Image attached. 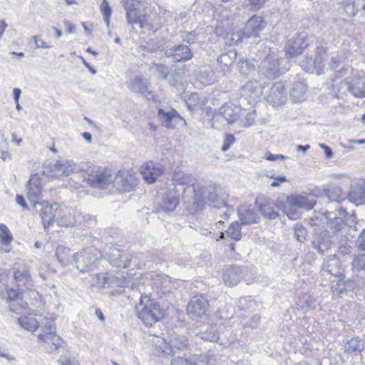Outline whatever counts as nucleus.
I'll return each mask as SVG.
<instances>
[{
  "label": "nucleus",
  "mask_w": 365,
  "mask_h": 365,
  "mask_svg": "<svg viewBox=\"0 0 365 365\" xmlns=\"http://www.w3.org/2000/svg\"><path fill=\"white\" fill-rule=\"evenodd\" d=\"M173 181L180 185H187L183 189V195H182V200L185 203H198L202 200V195L205 192V188L199 185L194 183V179L192 175L183 173L180 170H175L173 177Z\"/></svg>",
  "instance_id": "1"
},
{
  "label": "nucleus",
  "mask_w": 365,
  "mask_h": 365,
  "mask_svg": "<svg viewBox=\"0 0 365 365\" xmlns=\"http://www.w3.org/2000/svg\"><path fill=\"white\" fill-rule=\"evenodd\" d=\"M138 317L146 326H152L164 317V309L154 299L142 295L135 307Z\"/></svg>",
  "instance_id": "2"
},
{
  "label": "nucleus",
  "mask_w": 365,
  "mask_h": 365,
  "mask_svg": "<svg viewBox=\"0 0 365 365\" xmlns=\"http://www.w3.org/2000/svg\"><path fill=\"white\" fill-rule=\"evenodd\" d=\"M123 6L126 11L127 22L128 24H139L141 29H147L143 31L144 32L152 29L145 23V17L142 15L140 1L124 0Z\"/></svg>",
  "instance_id": "3"
},
{
  "label": "nucleus",
  "mask_w": 365,
  "mask_h": 365,
  "mask_svg": "<svg viewBox=\"0 0 365 365\" xmlns=\"http://www.w3.org/2000/svg\"><path fill=\"white\" fill-rule=\"evenodd\" d=\"M41 323L43 326L44 333L39 334L38 339L49 345V352H53L62 346L63 340L56 334V329L53 321L43 319Z\"/></svg>",
  "instance_id": "4"
},
{
  "label": "nucleus",
  "mask_w": 365,
  "mask_h": 365,
  "mask_svg": "<svg viewBox=\"0 0 365 365\" xmlns=\"http://www.w3.org/2000/svg\"><path fill=\"white\" fill-rule=\"evenodd\" d=\"M327 57V49L324 46H317L315 58L306 57L300 62V66L306 72L320 75L324 70V61Z\"/></svg>",
  "instance_id": "5"
},
{
  "label": "nucleus",
  "mask_w": 365,
  "mask_h": 365,
  "mask_svg": "<svg viewBox=\"0 0 365 365\" xmlns=\"http://www.w3.org/2000/svg\"><path fill=\"white\" fill-rule=\"evenodd\" d=\"M45 173L52 177L68 176L78 170L77 165L72 160L60 159L46 167Z\"/></svg>",
  "instance_id": "6"
},
{
  "label": "nucleus",
  "mask_w": 365,
  "mask_h": 365,
  "mask_svg": "<svg viewBox=\"0 0 365 365\" xmlns=\"http://www.w3.org/2000/svg\"><path fill=\"white\" fill-rule=\"evenodd\" d=\"M88 183L96 188H104L113 182L111 170L106 168H95L87 178Z\"/></svg>",
  "instance_id": "7"
},
{
  "label": "nucleus",
  "mask_w": 365,
  "mask_h": 365,
  "mask_svg": "<svg viewBox=\"0 0 365 365\" xmlns=\"http://www.w3.org/2000/svg\"><path fill=\"white\" fill-rule=\"evenodd\" d=\"M34 208L36 212H38L45 229L53 225L58 208L56 203L50 204L47 201L35 202Z\"/></svg>",
  "instance_id": "8"
},
{
  "label": "nucleus",
  "mask_w": 365,
  "mask_h": 365,
  "mask_svg": "<svg viewBox=\"0 0 365 365\" xmlns=\"http://www.w3.org/2000/svg\"><path fill=\"white\" fill-rule=\"evenodd\" d=\"M279 63L278 55L269 53L260 63L259 73L267 78H274L279 75Z\"/></svg>",
  "instance_id": "9"
},
{
  "label": "nucleus",
  "mask_w": 365,
  "mask_h": 365,
  "mask_svg": "<svg viewBox=\"0 0 365 365\" xmlns=\"http://www.w3.org/2000/svg\"><path fill=\"white\" fill-rule=\"evenodd\" d=\"M95 252L92 248H88L73 255V261L79 271L86 272L90 269L93 263L97 259Z\"/></svg>",
  "instance_id": "10"
},
{
  "label": "nucleus",
  "mask_w": 365,
  "mask_h": 365,
  "mask_svg": "<svg viewBox=\"0 0 365 365\" xmlns=\"http://www.w3.org/2000/svg\"><path fill=\"white\" fill-rule=\"evenodd\" d=\"M307 37L306 32H301L297 36L289 38L284 47L286 53L290 56L301 54L308 46Z\"/></svg>",
  "instance_id": "11"
},
{
  "label": "nucleus",
  "mask_w": 365,
  "mask_h": 365,
  "mask_svg": "<svg viewBox=\"0 0 365 365\" xmlns=\"http://www.w3.org/2000/svg\"><path fill=\"white\" fill-rule=\"evenodd\" d=\"M209 304L202 295H195L192 297L187 306V312L191 318L200 317L208 311Z\"/></svg>",
  "instance_id": "12"
},
{
  "label": "nucleus",
  "mask_w": 365,
  "mask_h": 365,
  "mask_svg": "<svg viewBox=\"0 0 365 365\" xmlns=\"http://www.w3.org/2000/svg\"><path fill=\"white\" fill-rule=\"evenodd\" d=\"M83 218V217L80 212L64 208L60 210L56 222L58 225L61 227H72L80 224Z\"/></svg>",
  "instance_id": "13"
},
{
  "label": "nucleus",
  "mask_w": 365,
  "mask_h": 365,
  "mask_svg": "<svg viewBox=\"0 0 365 365\" xmlns=\"http://www.w3.org/2000/svg\"><path fill=\"white\" fill-rule=\"evenodd\" d=\"M180 197H182L180 190H169L165 192L161 199L160 206L164 212L173 211L180 202Z\"/></svg>",
  "instance_id": "14"
},
{
  "label": "nucleus",
  "mask_w": 365,
  "mask_h": 365,
  "mask_svg": "<svg viewBox=\"0 0 365 365\" xmlns=\"http://www.w3.org/2000/svg\"><path fill=\"white\" fill-rule=\"evenodd\" d=\"M113 182L115 186L123 191L129 192L137 185L136 180L127 170H120Z\"/></svg>",
  "instance_id": "15"
},
{
  "label": "nucleus",
  "mask_w": 365,
  "mask_h": 365,
  "mask_svg": "<svg viewBox=\"0 0 365 365\" xmlns=\"http://www.w3.org/2000/svg\"><path fill=\"white\" fill-rule=\"evenodd\" d=\"M336 240L331 236L330 231L324 230L317 235L312 241V246L319 253L329 250L335 244Z\"/></svg>",
  "instance_id": "16"
},
{
  "label": "nucleus",
  "mask_w": 365,
  "mask_h": 365,
  "mask_svg": "<svg viewBox=\"0 0 365 365\" xmlns=\"http://www.w3.org/2000/svg\"><path fill=\"white\" fill-rule=\"evenodd\" d=\"M345 87L354 96L357 98L365 97V75L353 77L350 81H346L341 84Z\"/></svg>",
  "instance_id": "17"
},
{
  "label": "nucleus",
  "mask_w": 365,
  "mask_h": 365,
  "mask_svg": "<svg viewBox=\"0 0 365 365\" xmlns=\"http://www.w3.org/2000/svg\"><path fill=\"white\" fill-rule=\"evenodd\" d=\"M158 116L162 125L169 129L175 128L177 123L180 121H183L184 124L186 125L185 120L174 109L168 112H165L163 109H159Z\"/></svg>",
  "instance_id": "18"
},
{
  "label": "nucleus",
  "mask_w": 365,
  "mask_h": 365,
  "mask_svg": "<svg viewBox=\"0 0 365 365\" xmlns=\"http://www.w3.org/2000/svg\"><path fill=\"white\" fill-rule=\"evenodd\" d=\"M267 101L273 106H279L287 101L284 86L282 82L275 83L267 94Z\"/></svg>",
  "instance_id": "19"
},
{
  "label": "nucleus",
  "mask_w": 365,
  "mask_h": 365,
  "mask_svg": "<svg viewBox=\"0 0 365 365\" xmlns=\"http://www.w3.org/2000/svg\"><path fill=\"white\" fill-rule=\"evenodd\" d=\"M167 57H172L175 61H187L192 58V53L190 48L186 45H179L165 51Z\"/></svg>",
  "instance_id": "20"
},
{
  "label": "nucleus",
  "mask_w": 365,
  "mask_h": 365,
  "mask_svg": "<svg viewBox=\"0 0 365 365\" xmlns=\"http://www.w3.org/2000/svg\"><path fill=\"white\" fill-rule=\"evenodd\" d=\"M315 196V194H309L307 196L291 195L287 198V205H294L297 208L311 210L316 204Z\"/></svg>",
  "instance_id": "21"
},
{
  "label": "nucleus",
  "mask_w": 365,
  "mask_h": 365,
  "mask_svg": "<svg viewBox=\"0 0 365 365\" xmlns=\"http://www.w3.org/2000/svg\"><path fill=\"white\" fill-rule=\"evenodd\" d=\"M27 197L33 202H37L36 200L41 197L42 193L41 180L37 174L31 175L26 185Z\"/></svg>",
  "instance_id": "22"
},
{
  "label": "nucleus",
  "mask_w": 365,
  "mask_h": 365,
  "mask_svg": "<svg viewBox=\"0 0 365 365\" xmlns=\"http://www.w3.org/2000/svg\"><path fill=\"white\" fill-rule=\"evenodd\" d=\"M342 269L339 259L333 255L329 257L323 264L321 270V274L324 277L331 275L334 277H340L341 275Z\"/></svg>",
  "instance_id": "23"
},
{
  "label": "nucleus",
  "mask_w": 365,
  "mask_h": 365,
  "mask_svg": "<svg viewBox=\"0 0 365 365\" xmlns=\"http://www.w3.org/2000/svg\"><path fill=\"white\" fill-rule=\"evenodd\" d=\"M264 28V22L260 16H253L248 20L243 29L245 37L257 36L258 33Z\"/></svg>",
  "instance_id": "24"
},
{
  "label": "nucleus",
  "mask_w": 365,
  "mask_h": 365,
  "mask_svg": "<svg viewBox=\"0 0 365 365\" xmlns=\"http://www.w3.org/2000/svg\"><path fill=\"white\" fill-rule=\"evenodd\" d=\"M243 277L242 268L237 266H230L225 269L222 279L225 284L230 287L237 285Z\"/></svg>",
  "instance_id": "25"
},
{
  "label": "nucleus",
  "mask_w": 365,
  "mask_h": 365,
  "mask_svg": "<svg viewBox=\"0 0 365 365\" xmlns=\"http://www.w3.org/2000/svg\"><path fill=\"white\" fill-rule=\"evenodd\" d=\"M130 255L124 250L113 249L109 255L110 263L115 267H127L130 264Z\"/></svg>",
  "instance_id": "26"
},
{
  "label": "nucleus",
  "mask_w": 365,
  "mask_h": 365,
  "mask_svg": "<svg viewBox=\"0 0 365 365\" xmlns=\"http://www.w3.org/2000/svg\"><path fill=\"white\" fill-rule=\"evenodd\" d=\"M237 212L242 224L256 223L259 221V215L251 205H245L239 207Z\"/></svg>",
  "instance_id": "27"
},
{
  "label": "nucleus",
  "mask_w": 365,
  "mask_h": 365,
  "mask_svg": "<svg viewBox=\"0 0 365 365\" xmlns=\"http://www.w3.org/2000/svg\"><path fill=\"white\" fill-rule=\"evenodd\" d=\"M242 95L250 101H256L262 94V87L257 81H250L242 88Z\"/></svg>",
  "instance_id": "28"
},
{
  "label": "nucleus",
  "mask_w": 365,
  "mask_h": 365,
  "mask_svg": "<svg viewBox=\"0 0 365 365\" xmlns=\"http://www.w3.org/2000/svg\"><path fill=\"white\" fill-rule=\"evenodd\" d=\"M142 175L145 180L149 183L154 182L163 173L160 166L155 167L153 162L148 163L141 167Z\"/></svg>",
  "instance_id": "29"
},
{
  "label": "nucleus",
  "mask_w": 365,
  "mask_h": 365,
  "mask_svg": "<svg viewBox=\"0 0 365 365\" xmlns=\"http://www.w3.org/2000/svg\"><path fill=\"white\" fill-rule=\"evenodd\" d=\"M260 212L267 218L275 219L278 217V212L274 205L268 200L263 197H257L255 201Z\"/></svg>",
  "instance_id": "30"
},
{
  "label": "nucleus",
  "mask_w": 365,
  "mask_h": 365,
  "mask_svg": "<svg viewBox=\"0 0 365 365\" xmlns=\"http://www.w3.org/2000/svg\"><path fill=\"white\" fill-rule=\"evenodd\" d=\"M329 227L331 230V236L337 241H342L343 237H346V225L341 218L335 217L329 222Z\"/></svg>",
  "instance_id": "31"
},
{
  "label": "nucleus",
  "mask_w": 365,
  "mask_h": 365,
  "mask_svg": "<svg viewBox=\"0 0 365 365\" xmlns=\"http://www.w3.org/2000/svg\"><path fill=\"white\" fill-rule=\"evenodd\" d=\"M240 108L235 107L232 103H226L218 110L219 114L222 115L225 119L232 123L237 120L239 115Z\"/></svg>",
  "instance_id": "32"
},
{
  "label": "nucleus",
  "mask_w": 365,
  "mask_h": 365,
  "mask_svg": "<svg viewBox=\"0 0 365 365\" xmlns=\"http://www.w3.org/2000/svg\"><path fill=\"white\" fill-rule=\"evenodd\" d=\"M225 235L232 240H240L242 238L241 225L237 221L232 222L225 232H220L219 238L217 240L225 239Z\"/></svg>",
  "instance_id": "33"
},
{
  "label": "nucleus",
  "mask_w": 365,
  "mask_h": 365,
  "mask_svg": "<svg viewBox=\"0 0 365 365\" xmlns=\"http://www.w3.org/2000/svg\"><path fill=\"white\" fill-rule=\"evenodd\" d=\"M307 86L302 82L293 84L290 91V98L294 102H299L306 98Z\"/></svg>",
  "instance_id": "34"
},
{
  "label": "nucleus",
  "mask_w": 365,
  "mask_h": 365,
  "mask_svg": "<svg viewBox=\"0 0 365 365\" xmlns=\"http://www.w3.org/2000/svg\"><path fill=\"white\" fill-rule=\"evenodd\" d=\"M169 83L178 90L184 89L186 79L181 69L175 70L168 76Z\"/></svg>",
  "instance_id": "35"
},
{
  "label": "nucleus",
  "mask_w": 365,
  "mask_h": 365,
  "mask_svg": "<svg viewBox=\"0 0 365 365\" xmlns=\"http://www.w3.org/2000/svg\"><path fill=\"white\" fill-rule=\"evenodd\" d=\"M0 239L1 243L4 245V247H2L1 251L9 252L11 250L9 246L14 237L8 227L4 224H0Z\"/></svg>",
  "instance_id": "36"
},
{
  "label": "nucleus",
  "mask_w": 365,
  "mask_h": 365,
  "mask_svg": "<svg viewBox=\"0 0 365 365\" xmlns=\"http://www.w3.org/2000/svg\"><path fill=\"white\" fill-rule=\"evenodd\" d=\"M364 341L357 336L353 337L350 340H349L344 346V349L345 351L347 353H360L364 350Z\"/></svg>",
  "instance_id": "37"
},
{
  "label": "nucleus",
  "mask_w": 365,
  "mask_h": 365,
  "mask_svg": "<svg viewBox=\"0 0 365 365\" xmlns=\"http://www.w3.org/2000/svg\"><path fill=\"white\" fill-rule=\"evenodd\" d=\"M14 279L17 283L29 287L32 285V280L29 269L24 268L17 269L14 273Z\"/></svg>",
  "instance_id": "38"
},
{
  "label": "nucleus",
  "mask_w": 365,
  "mask_h": 365,
  "mask_svg": "<svg viewBox=\"0 0 365 365\" xmlns=\"http://www.w3.org/2000/svg\"><path fill=\"white\" fill-rule=\"evenodd\" d=\"M110 279L108 273H99L90 277V283L92 287L105 288L106 284L109 285Z\"/></svg>",
  "instance_id": "39"
},
{
  "label": "nucleus",
  "mask_w": 365,
  "mask_h": 365,
  "mask_svg": "<svg viewBox=\"0 0 365 365\" xmlns=\"http://www.w3.org/2000/svg\"><path fill=\"white\" fill-rule=\"evenodd\" d=\"M168 344L173 351L174 349L182 350L186 348L189 343L185 336L175 334L169 339Z\"/></svg>",
  "instance_id": "40"
},
{
  "label": "nucleus",
  "mask_w": 365,
  "mask_h": 365,
  "mask_svg": "<svg viewBox=\"0 0 365 365\" xmlns=\"http://www.w3.org/2000/svg\"><path fill=\"white\" fill-rule=\"evenodd\" d=\"M70 252V249L64 245L57 246L55 255L62 266H66L69 263Z\"/></svg>",
  "instance_id": "41"
},
{
  "label": "nucleus",
  "mask_w": 365,
  "mask_h": 365,
  "mask_svg": "<svg viewBox=\"0 0 365 365\" xmlns=\"http://www.w3.org/2000/svg\"><path fill=\"white\" fill-rule=\"evenodd\" d=\"M128 87L135 92H140L143 94L148 92L147 81L140 78L131 79L128 83Z\"/></svg>",
  "instance_id": "42"
},
{
  "label": "nucleus",
  "mask_w": 365,
  "mask_h": 365,
  "mask_svg": "<svg viewBox=\"0 0 365 365\" xmlns=\"http://www.w3.org/2000/svg\"><path fill=\"white\" fill-rule=\"evenodd\" d=\"M243 36H245L243 31L232 29L226 34L225 36V42L227 45L231 46L240 43Z\"/></svg>",
  "instance_id": "43"
},
{
  "label": "nucleus",
  "mask_w": 365,
  "mask_h": 365,
  "mask_svg": "<svg viewBox=\"0 0 365 365\" xmlns=\"http://www.w3.org/2000/svg\"><path fill=\"white\" fill-rule=\"evenodd\" d=\"M19 325L28 331H36L39 326V323L32 317H22L19 319Z\"/></svg>",
  "instance_id": "44"
},
{
  "label": "nucleus",
  "mask_w": 365,
  "mask_h": 365,
  "mask_svg": "<svg viewBox=\"0 0 365 365\" xmlns=\"http://www.w3.org/2000/svg\"><path fill=\"white\" fill-rule=\"evenodd\" d=\"M200 337L209 341H217L220 339L219 333L215 327H210L205 331L200 332L197 334Z\"/></svg>",
  "instance_id": "45"
},
{
  "label": "nucleus",
  "mask_w": 365,
  "mask_h": 365,
  "mask_svg": "<svg viewBox=\"0 0 365 365\" xmlns=\"http://www.w3.org/2000/svg\"><path fill=\"white\" fill-rule=\"evenodd\" d=\"M315 299L309 294H304L300 297L297 306L303 311L314 308Z\"/></svg>",
  "instance_id": "46"
},
{
  "label": "nucleus",
  "mask_w": 365,
  "mask_h": 365,
  "mask_svg": "<svg viewBox=\"0 0 365 365\" xmlns=\"http://www.w3.org/2000/svg\"><path fill=\"white\" fill-rule=\"evenodd\" d=\"M349 197L351 201L356 203L363 200L365 197L364 187L361 185L352 187L349 192Z\"/></svg>",
  "instance_id": "47"
},
{
  "label": "nucleus",
  "mask_w": 365,
  "mask_h": 365,
  "mask_svg": "<svg viewBox=\"0 0 365 365\" xmlns=\"http://www.w3.org/2000/svg\"><path fill=\"white\" fill-rule=\"evenodd\" d=\"M350 284V282H346L343 279H339L335 284L331 286V289L334 295L341 297L346 292V287Z\"/></svg>",
  "instance_id": "48"
},
{
  "label": "nucleus",
  "mask_w": 365,
  "mask_h": 365,
  "mask_svg": "<svg viewBox=\"0 0 365 365\" xmlns=\"http://www.w3.org/2000/svg\"><path fill=\"white\" fill-rule=\"evenodd\" d=\"M101 12L103 16V20L106 24V26L108 27L110 25V19L112 15V9L109 6V4L107 0H103L102 3L100 6Z\"/></svg>",
  "instance_id": "49"
},
{
  "label": "nucleus",
  "mask_w": 365,
  "mask_h": 365,
  "mask_svg": "<svg viewBox=\"0 0 365 365\" xmlns=\"http://www.w3.org/2000/svg\"><path fill=\"white\" fill-rule=\"evenodd\" d=\"M352 267L356 271H365V254H358L354 255L352 262Z\"/></svg>",
  "instance_id": "50"
},
{
  "label": "nucleus",
  "mask_w": 365,
  "mask_h": 365,
  "mask_svg": "<svg viewBox=\"0 0 365 365\" xmlns=\"http://www.w3.org/2000/svg\"><path fill=\"white\" fill-rule=\"evenodd\" d=\"M240 72L243 75H249L255 71V66L247 60H241L238 63Z\"/></svg>",
  "instance_id": "51"
},
{
  "label": "nucleus",
  "mask_w": 365,
  "mask_h": 365,
  "mask_svg": "<svg viewBox=\"0 0 365 365\" xmlns=\"http://www.w3.org/2000/svg\"><path fill=\"white\" fill-rule=\"evenodd\" d=\"M297 207L294 205H288L287 200L283 205L282 211L287 215V216L292 220L298 219L300 217V214L297 211Z\"/></svg>",
  "instance_id": "52"
},
{
  "label": "nucleus",
  "mask_w": 365,
  "mask_h": 365,
  "mask_svg": "<svg viewBox=\"0 0 365 365\" xmlns=\"http://www.w3.org/2000/svg\"><path fill=\"white\" fill-rule=\"evenodd\" d=\"M235 56L236 54L235 53L230 51L227 53H222L218 57L217 61L228 68L229 66L233 63Z\"/></svg>",
  "instance_id": "53"
},
{
  "label": "nucleus",
  "mask_w": 365,
  "mask_h": 365,
  "mask_svg": "<svg viewBox=\"0 0 365 365\" xmlns=\"http://www.w3.org/2000/svg\"><path fill=\"white\" fill-rule=\"evenodd\" d=\"M343 4L344 11L349 16H354L356 14L358 8L356 6L354 1L344 0Z\"/></svg>",
  "instance_id": "54"
},
{
  "label": "nucleus",
  "mask_w": 365,
  "mask_h": 365,
  "mask_svg": "<svg viewBox=\"0 0 365 365\" xmlns=\"http://www.w3.org/2000/svg\"><path fill=\"white\" fill-rule=\"evenodd\" d=\"M128 285V282L125 277L123 275L116 276V277H110L109 286H116L120 287H123Z\"/></svg>",
  "instance_id": "55"
},
{
  "label": "nucleus",
  "mask_w": 365,
  "mask_h": 365,
  "mask_svg": "<svg viewBox=\"0 0 365 365\" xmlns=\"http://www.w3.org/2000/svg\"><path fill=\"white\" fill-rule=\"evenodd\" d=\"M192 357L195 365H211V359L207 354L194 355Z\"/></svg>",
  "instance_id": "56"
},
{
  "label": "nucleus",
  "mask_w": 365,
  "mask_h": 365,
  "mask_svg": "<svg viewBox=\"0 0 365 365\" xmlns=\"http://www.w3.org/2000/svg\"><path fill=\"white\" fill-rule=\"evenodd\" d=\"M294 236L299 242H303L306 239L307 231L302 225H296L294 227Z\"/></svg>",
  "instance_id": "57"
},
{
  "label": "nucleus",
  "mask_w": 365,
  "mask_h": 365,
  "mask_svg": "<svg viewBox=\"0 0 365 365\" xmlns=\"http://www.w3.org/2000/svg\"><path fill=\"white\" fill-rule=\"evenodd\" d=\"M172 365H195L193 357L186 359L184 357H176L171 361Z\"/></svg>",
  "instance_id": "58"
},
{
  "label": "nucleus",
  "mask_w": 365,
  "mask_h": 365,
  "mask_svg": "<svg viewBox=\"0 0 365 365\" xmlns=\"http://www.w3.org/2000/svg\"><path fill=\"white\" fill-rule=\"evenodd\" d=\"M256 118V111L255 110L249 111L245 115V122L244 123L245 127H249L255 123Z\"/></svg>",
  "instance_id": "59"
},
{
  "label": "nucleus",
  "mask_w": 365,
  "mask_h": 365,
  "mask_svg": "<svg viewBox=\"0 0 365 365\" xmlns=\"http://www.w3.org/2000/svg\"><path fill=\"white\" fill-rule=\"evenodd\" d=\"M235 138L234 135L231 134L226 135L223 141V145L222 146V150L224 152L227 151L230 148V145L235 142Z\"/></svg>",
  "instance_id": "60"
},
{
  "label": "nucleus",
  "mask_w": 365,
  "mask_h": 365,
  "mask_svg": "<svg viewBox=\"0 0 365 365\" xmlns=\"http://www.w3.org/2000/svg\"><path fill=\"white\" fill-rule=\"evenodd\" d=\"M268 0H248L249 6L252 9L258 10L261 9Z\"/></svg>",
  "instance_id": "61"
},
{
  "label": "nucleus",
  "mask_w": 365,
  "mask_h": 365,
  "mask_svg": "<svg viewBox=\"0 0 365 365\" xmlns=\"http://www.w3.org/2000/svg\"><path fill=\"white\" fill-rule=\"evenodd\" d=\"M344 223L346 225V227L347 226L349 227L350 228H351L353 227L354 231L357 230L356 227V217L355 214H351V215H349L348 217H346V222H344Z\"/></svg>",
  "instance_id": "62"
},
{
  "label": "nucleus",
  "mask_w": 365,
  "mask_h": 365,
  "mask_svg": "<svg viewBox=\"0 0 365 365\" xmlns=\"http://www.w3.org/2000/svg\"><path fill=\"white\" fill-rule=\"evenodd\" d=\"M356 245L360 250L365 251V229H364L358 237Z\"/></svg>",
  "instance_id": "63"
},
{
  "label": "nucleus",
  "mask_w": 365,
  "mask_h": 365,
  "mask_svg": "<svg viewBox=\"0 0 365 365\" xmlns=\"http://www.w3.org/2000/svg\"><path fill=\"white\" fill-rule=\"evenodd\" d=\"M156 71L159 76V78L165 79L168 77V69L166 66L160 64L156 66Z\"/></svg>",
  "instance_id": "64"
}]
</instances>
